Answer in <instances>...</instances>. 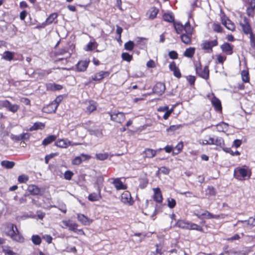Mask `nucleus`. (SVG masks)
<instances>
[{
    "label": "nucleus",
    "instance_id": "nucleus-1",
    "mask_svg": "<svg viewBox=\"0 0 255 255\" xmlns=\"http://www.w3.org/2000/svg\"><path fill=\"white\" fill-rule=\"evenodd\" d=\"M7 231L5 232V234L9 237L11 239L15 242L18 243H23L24 238L20 234L16 226L12 223H7L5 225Z\"/></svg>",
    "mask_w": 255,
    "mask_h": 255
},
{
    "label": "nucleus",
    "instance_id": "nucleus-2",
    "mask_svg": "<svg viewBox=\"0 0 255 255\" xmlns=\"http://www.w3.org/2000/svg\"><path fill=\"white\" fill-rule=\"evenodd\" d=\"M62 223L66 227L69 228V230L80 235L85 236L86 234L83 229H78L79 225L73 222L71 220H64Z\"/></svg>",
    "mask_w": 255,
    "mask_h": 255
},
{
    "label": "nucleus",
    "instance_id": "nucleus-3",
    "mask_svg": "<svg viewBox=\"0 0 255 255\" xmlns=\"http://www.w3.org/2000/svg\"><path fill=\"white\" fill-rule=\"evenodd\" d=\"M3 108H6L7 110L12 113H15L19 109V106L17 104H12L8 100L0 101V109Z\"/></svg>",
    "mask_w": 255,
    "mask_h": 255
},
{
    "label": "nucleus",
    "instance_id": "nucleus-4",
    "mask_svg": "<svg viewBox=\"0 0 255 255\" xmlns=\"http://www.w3.org/2000/svg\"><path fill=\"white\" fill-rule=\"evenodd\" d=\"M61 101V97H57L55 100L43 108V111L47 113H55Z\"/></svg>",
    "mask_w": 255,
    "mask_h": 255
},
{
    "label": "nucleus",
    "instance_id": "nucleus-5",
    "mask_svg": "<svg viewBox=\"0 0 255 255\" xmlns=\"http://www.w3.org/2000/svg\"><path fill=\"white\" fill-rule=\"evenodd\" d=\"M196 71L197 74L201 77L207 79L209 78V70L208 66H205L203 69L202 68L200 63L196 65Z\"/></svg>",
    "mask_w": 255,
    "mask_h": 255
},
{
    "label": "nucleus",
    "instance_id": "nucleus-6",
    "mask_svg": "<svg viewBox=\"0 0 255 255\" xmlns=\"http://www.w3.org/2000/svg\"><path fill=\"white\" fill-rule=\"evenodd\" d=\"M110 180L117 190H126L128 188L127 185L122 181V178H111Z\"/></svg>",
    "mask_w": 255,
    "mask_h": 255
},
{
    "label": "nucleus",
    "instance_id": "nucleus-7",
    "mask_svg": "<svg viewBox=\"0 0 255 255\" xmlns=\"http://www.w3.org/2000/svg\"><path fill=\"white\" fill-rule=\"evenodd\" d=\"M121 201L123 203L128 205H132L134 200L132 198L130 193L128 191H124L121 195Z\"/></svg>",
    "mask_w": 255,
    "mask_h": 255
},
{
    "label": "nucleus",
    "instance_id": "nucleus-8",
    "mask_svg": "<svg viewBox=\"0 0 255 255\" xmlns=\"http://www.w3.org/2000/svg\"><path fill=\"white\" fill-rule=\"evenodd\" d=\"M111 119L118 123H122L126 119L124 113L122 112H117L110 113Z\"/></svg>",
    "mask_w": 255,
    "mask_h": 255
},
{
    "label": "nucleus",
    "instance_id": "nucleus-9",
    "mask_svg": "<svg viewBox=\"0 0 255 255\" xmlns=\"http://www.w3.org/2000/svg\"><path fill=\"white\" fill-rule=\"evenodd\" d=\"M240 25L243 32L246 34H251V33H252L251 26L248 19L246 17H244L243 20L240 22Z\"/></svg>",
    "mask_w": 255,
    "mask_h": 255
},
{
    "label": "nucleus",
    "instance_id": "nucleus-10",
    "mask_svg": "<svg viewBox=\"0 0 255 255\" xmlns=\"http://www.w3.org/2000/svg\"><path fill=\"white\" fill-rule=\"evenodd\" d=\"M27 190L32 195H41L43 193L41 188L33 184L28 185Z\"/></svg>",
    "mask_w": 255,
    "mask_h": 255
},
{
    "label": "nucleus",
    "instance_id": "nucleus-11",
    "mask_svg": "<svg viewBox=\"0 0 255 255\" xmlns=\"http://www.w3.org/2000/svg\"><path fill=\"white\" fill-rule=\"evenodd\" d=\"M196 216L199 218V219H202V218H205L207 219H219L220 218L221 216L219 215H213V214L211 213L209 211L205 210L203 213H202L201 214H196Z\"/></svg>",
    "mask_w": 255,
    "mask_h": 255
},
{
    "label": "nucleus",
    "instance_id": "nucleus-12",
    "mask_svg": "<svg viewBox=\"0 0 255 255\" xmlns=\"http://www.w3.org/2000/svg\"><path fill=\"white\" fill-rule=\"evenodd\" d=\"M102 196L101 195V189L100 188H97V192H93L90 193L88 197V199L89 201L91 202H95L99 201L101 199H102Z\"/></svg>",
    "mask_w": 255,
    "mask_h": 255
},
{
    "label": "nucleus",
    "instance_id": "nucleus-13",
    "mask_svg": "<svg viewBox=\"0 0 255 255\" xmlns=\"http://www.w3.org/2000/svg\"><path fill=\"white\" fill-rule=\"evenodd\" d=\"M153 171L151 172V174H156L157 175L159 174H168L169 173V169L166 167H161L158 168L157 166H153L152 167Z\"/></svg>",
    "mask_w": 255,
    "mask_h": 255
},
{
    "label": "nucleus",
    "instance_id": "nucleus-14",
    "mask_svg": "<svg viewBox=\"0 0 255 255\" xmlns=\"http://www.w3.org/2000/svg\"><path fill=\"white\" fill-rule=\"evenodd\" d=\"M235 173L236 174H240L241 175H250L251 174V171L248 167L244 166L242 167L236 168Z\"/></svg>",
    "mask_w": 255,
    "mask_h": 255
},
{
    "label": "nucleus",
    "instance_id": "nucleus-15",
    "mask_svg": "<svg viewBox=\"0 0 255 255\" xmlns=\"http://www.w3.org/2000/svg\"><path fill=\"white\" fill-rule=\"evenodd\" d=\"M154 195L153 198L154 201L158 203H161L163 201V197L161 191L159 188H156L153 189Z\"/></svg>",
    "mask_w": 255,
    "mask_h": 255
},
{
    "label": "nucleus",
    "instance_id": "nucleus-16",
    "mask_svg": "<svg viewBox=\"0 0 255 255\" xmlns=\"http://www.w3.org/2000/svg\"><path fill=\"white\" fill-rule=\"evenodd\" d=\"M165 90V86L162 83H157L153 88V91L154 93L159 95H162Z\"/></svg>",
    "mask_w": 255,
    "mask_h": 255
},
{
    "label": "nucleus",
    "instance_id": "nucleus-17",
    "mask_svg": "<svg viewBox=\"0 0 255 255\" xmlns=\"http://www.w3.org/2000/svg\"><path fill=\"white\" fill-rule=\"evenodd\" d=\"M56 146L61 148H67L71 144V141L68 139H59L55 143Z\"/></svg>",
    "mask_w": 255,
    "mask_h": 255
},
{
    "label": "nucleus",
    "instance_id": "nucleus-18",
    "mask_svg": "<svg viewBox=\"0 0 255 255\" xmlns=\"http://www.w3.org/2000/svg\"><path fill=\"white\" fill-rule=\"evenodd\" d=\"M218 45V41L217 40L212 41H205L202 44L201 46L203 49L208 50L211 49L214 46Z\"/></svg>",
    "mask_w": 255,
    "mask_h": 255
},
{
    "label": "nucleus",
    "instance_id": "nucleus-19",
    "mask_svg": "<svg viewBox=\"0 0 255 255\" xmlns=\"http://www.w3.org/2000/svg\"><path fill=\"white\" fill-rule=\"evenodd\" d=\"M110 75L108 71H100L95 74L93 77L92 79L94 81H100L103 78L108 77Z\"/></svg>",
    "mask_w": 255,
    "mask_h": 255
},
{
    "label": "nucleus",
    "instance_id": "nucleus-20",
    "mask_svg": "<svg viewBox=\"0 0 255 255\" xmlns=\"http://www.w3.org/2000/svg\"><path fill=\"white\" fill-rule=\"evenodd\" d=\"M234 46L229 43H224L221 46V49L222 51L226 53L228 55H231L233 53Z\"/></svg>",
    "mask_w": 255,
    "mask_h": 255
},
{
    "label": "nucleus",
    "instance_id": "nucleus-21",
    "mask_svg": "<svg viewBox=\"0 0 255 255\" xmlns=\"http://www.w3.org/2000/svg\"><path fill=\"white\" fill-rule=\"evenodd\" d=\"M222 24L229 30L234 31L235 29V26L233 22L226 18L222 19Z\"/></svg>",
    "mask_w": 255,
    "mask_h": 255
},
{
    "label": "nucleus",
    "instance_id": "nucleus-22",
    "mask_svg": "<svg viewBox=\"0 0 255 255\" xmlns=\"http://www.w3.org/2000/svg\"><path fill=\"white\" fill-rule=\"evenodd\" d=\"M58 14L56 12H54L50 14V15L46 18V20L43 22L44 25H49L53 22L57 23V20H55L57 19Z\"/></svg>",
    "mask_w": 255,
    "mask_h": 255
},
{
    "label": "nucleus",
    "instance_id": "nucleus-23",
    "mask_svg": "<svg viewBox=\"0 0 255 255\" xmlns=\"http://www.w3.org/2000/svg\"><path fill=\"white\" fill-rule=\"evenodd\" d=\"M89 65V61L85 60V61H79L77 65V71L79 72H83L85 71Z\"/></svg>",
    "mask_w": 255,
    "mask_h": 255
},
{
    "label": "nucleus",
    "instance_id": "nucleus-24",
    "mask_svg": "<svg viewBox=\"0 0 255 255\" xmlns=\"http://www.w3.org/2000/svg\"><path fill=\"white\" fill-rule=\"evenodd\" d=\"M169 69H170V70H171L173 72V74L176 77H177L178 78H179L181 77V75L180 70L176 67V64L174 62H173L170 64Z\"/></svg>",
    "mask_w": 255,
    "mask_h": 255
},
{
    "label": "nucleus",
    "instance_id": "nucleus-25",
    "mask_svg": "<svg viewBox=\"0 0 255 255\" xmlns=\"http://www.w3.org/2000/svg\"><path fill=\"white\" fill-rule=\"evenodd\" d=\"M187 230H196L201 232H204V229L202 227L190 222H188Z\"/></svg>",
    "mask_w": 255,
    "mask_h": 255
},
{
    "label": "nucleus",
    "instance_id": "nucleus-26",
    "mask_svg": "<svg viewBox=\"0 0 255 255\" xmlns=\"http://www.w3.org/2000/svg\"><path fill=\"white\" fill-rule=\"evenodd\" d=\"M46 87L49 91H58L62 89L61 85L55 83H48L46 85Z\"/></svg>",
    "mask_w": 255,
    "mask_h": 255
},
{
    "label": "nucleus",
    "instance_id": "nucleus-27",
    "mask_svg": "<svg viewBox=\"0 0 255 255\" xmlns=\"http://www.w3.org/2000/svg\"><path fill=\"white\" fill-rule=\"evenodd\" d=\"M90 158V156L87 155L81 154L80 156L76 157L73 160L72 163L75 165L80 164L82 160H86Z\"/></svg>",
    "mask_w": 255,
    "mask_h": 255
},
{
    "label": "nucleus",
    "instance_id": "nucleus-28",
    "mask_svg": "<svg viewBox=\"0 0 255 255\" xmlns=\"http://www.w3.org/2000/svg\"><path fill=\"white\" fill-rule=\"evenodd\" d=\"M1 249L5 255H17V254L12 251L11 247L8 245L2 246Z\"/></svg>",
    "mask_w": 255,
    "mask_h": 255
},
{
    "label": "nucleus",
    "instance_id": "nucleus-29",
    "mask_svg": "<svg viewBox=\"0 0 255 255\" xmlns=\"http://www.w3.org/2000/svg\"><path fill=\"white\" fill-rule=\"evenodd\" d=\"M212 103L217 111H221L222 110V106L220 101L216 97H214L212 99Z\"/></svg>",
    "mask_w": 255,
    "mask_h": 255
},
{
    "label": "nucleus",
    "instance_id": "nucleus-30",
    "mask_svg": "<svg viewBox=\"0 0 255 255\" xmlns=\"http://www.w3.org/2000/svg\"><path fill=\"white\" fill-rule=\"evenodd\" d=\"M216 129L219 132H225L228 130V125L222 122L216 126Z\"/></svg>",
    "mask_w": 255,
    "mask_h": 255
},
{
    "label": "nucleus",
    "instance_id": "nucleus-31",
    "mask_svg": "<svg viewBox=\"0 0 255 255\" xmlns=\"http://www.w3.org/2000/svg\"><path fill=\"white\" fill-rule=\"evenodd\" d=\"M144 153L145 154V157L152 158L156 154V151L150 148H146L145 149Z\"/></svg>",
    "mask_w": 255,
    "mask_h": 255
},
{
    "label": "nucleus",
    "instance_id": "nucleus-32",
    "mask_svg": "<svg viewBox=\"0 0 255 255\" xmlns=\"http://www.w3.org/2000/svg\"><path fill=\"white\" fill-rule=\"evenodd\" d=\"M206 191V195L209 197L215 196L217 194L216 189L212 186H208Z\"/></svg>",
    "mask_w": 255,
    "mask_h": 255
},
{
    "label": "nucleus",
    "instance_id": "nucleus-33",
    "mask_svg": "<svg viewBox=\"0 0 255 255\" xmlns=\"http://www.w3.org/2000/svg\"><path fill=\"white\" fill-rule=\"evenodd\" d=\"M190 35L183 34L181 35V41L186 44L190 45L191 43V38Z\"/></svg>",
    "mask_w": 255,
    "mask_h": 255
},
{
    "label": "nucleus",
    "instance_id": "nucleus-34",
    "mask_svg": "<svg viewBox=\"0 0 255 255\" xmlns=\"http://www.w3.org/2000/svg\"><path fill=\"white\" fill-rule=\"evenodd\" d=\"M45 125L44 123L37 122L33 124V125L30 128V130L32 131L37 129H42L45 128Z\"/></svg>",
    "mask_w": 255,
    "mask_h": 255
},
{
    "label": "nucleus",
    "instance_id": "nucleus-35",
    "mask_svg": "<svg viewBox=\"0 0 255 255\" xmlns=\"http://www.w3.org/2000/svg\"><path fill=\"white\" fill-rule=\"evenodd\" d=\"M56 138V136L54 135H49L43 139L42 144L44 146L47 145L54 141Z\"/></svg>",
    "mask_w": 255,
    "mask_h": 255
},
{
    "label": "nucleus",
    "instance_id": "nucleus-36",
    "mask_svg": "<svg viewBox=\"0 0 255 255\" xmlns=\"http://www.w3.org/2000/svg\"><path fill=\"white\" fill-rule=\"evenodd\" d=\"M188 222L185 221L183 220H178L175 226L180 228L187 229Z\"/></svg>",
    "mask_w": 255,
    "mask_h": 255
},
{
    "label": "nucleus",
    "instance_id": "nucleus-37",
    "mask_svg": "<svg viewBox=\"0 0 255 255\" xmlns=\"http://www.w3.org/2000/svg\"><path fill=\"white\" fill-rule=\"evenodd\" d=\"M242 80L245 83H248L250 81L249 73L248 70H244L241 72Z\"/></svg>",
    "mask_w": 255,
    "mask_h": 255
},
{
    "label": "nucleus",
    "instance_id": "nucleus-38",
    "mask_svg": "<svg viewBox=\"0 0 255 255\" xmlns=\"http://www.w3.org/2000/svg\"><path fill=\"white\" fill-rule=\"evenodd\" d=\"M97 109V104L94 102H90L86 108V112L91 113Z\"/></svg>",
    "mask_w": 255,
    "mask_h": 255
},
{
    "label": "nucleus",
    "instance_id": "nucleus-39",
    "mask_svg": "<svg viewBox=\"0 0 255 255\" xmlns=\"http://www.w3.org/2000/svg\"><path fill=\"white\" fill-rule=\"evenodd\" d=\"M158 12V10L157 8L152 7L149 10L147 14L149 18L153 19L156 16Z\"/></svg>",
    "mask_w": 255,
    "mask_h": 255
},
{
    "label": "nucleus",
    "instance_id": "nucleus-40",
    "mask_svg": "<svg viewBox=\"0 0 255 255\" xmlns=\"http://www.w3.org/2000/svg\"><path fill=\"white\" fill-rule=\"evenodd\" d=\"M77 219L80 222L84 225H86L88 223L89 219L83 214L78 215Z\"/></svg>",
    "mask_w": 255,
    "mask_h": 255
},
{
    "label": "nucleus",
    "instance_id": "nucleus-41",
    "mask_svg": "<svg viewBox=\"0 0 255 255\" xmlns=\"http://www.w3.org/2000/svg\"><path fill=\"white\" fill-rule=\"evenodd\" d=\"M195 48L193 47L187 48L184 52V55L186 57L191 58L195 53Z\"/></svg>",
    "mask_w": 255,
    "mask_h": 255
},
{
    "label": "nucleus",
    "instance_id": "nucleus-42",
    "mask_svg": "<svg viewBox=\"0 0 255 255\" xmlns=\"http://www.w3.org/2000/svg\"><path fill=\"white\" fill-rule=\"evenodd\" d=\"M31 241L35 245H39L41 243V238L37 235H33L31 237Z\"/></svg>",
    "mask_w": 255,
    "mask_h": 255
},
{
    "label": "nucleus",
    "instance_id": "nucleus-43",
    "mask_svg": "<svg viewBox=\"0 0 255 255\" xmlns=\"http://www.w3.org/2000/svg\"><path fill=\"white\" fill-rule=\"evenodd\" d=\"M184 26L180 22H174V27L177 33H180L184 29Z\"/></svg>",
    "mask_w": 255,
    "mask_h": 255
},
{
    "label": "nucleus",
    "instance_id": "nucleus-44",
    "mask_svg": "<svg viewBox=\"0 0 255 255\" xmlns=\"http://www.w3.org/2000/svg\"><path fill=\"white\" fill-rule=\"evenodd\" d=\"M13 52L7 51L3 53V58L6 60L10 61L13 59Z\"/></svg>",
    "mask_w": 255,
    "mask_h": 255
},
{
    "label": "nucleus",
    "instance_id": "nucleus-45",
    "mask_svg": "<svg viewBox=\"0 0 255 255\" xmlns=\"http://www.w3.org/2000/svg\"><path fill=\"white\" fill-rule=\"evenodd\" d=\"M183 148V143L182 141L179 142L175 147V150L173 151V154H178L182 150Z\"/></svg>",
    "mask_w": 255,
    "mask_h": 255
},
{
    "label": "nucleus",
    "instance_id": "nucleus-46",
    "mask_svg": "<svg viewBox=\"0 0 255 255\" xmlns=\"http://www.w3.org/2000/svg\"><path fill=\"white\" fill-rule=\"evenodd\" d=\"M184 30L186 34L191 35L193 32V28L189 22H186L184 26Z\"/></svg>",
    "mask_w": 255,
    "mask_h": 255
},
{
    "label": "nucleus",
    "instance_id": "nucleus-47",
    "mask_svg": "<svg viewBox=\"0 0 255 255\" xmlns=\"http://www.w3.org/2000/svg\"><path fill=\"white\" fill-rule=\"evenodd\" d=\"M139 186L141 189H143L147 186L148 183V181L146 178H139Z\"/></svg>",
    "mask_w": 255,
    "mask_h": 255
},
{
    "label": "nucleus",
    "instance_id": "nucleus-48",
    "mask_svg": "<svg viewBox=\"0 0 255 255\" xmlns=\"http://www.w3.org/2000/svg\"><path fill=\"white\" fill-rule=\"evenodd\" d=\"M1 165L6 168H11L13 167L14 163L12 161L4 160L1 162Z\"/></svg>",
    "mask_w": 255,
    "mask_h": 255
},
{
    "label": "nucleus",
    "instance_id": "nucleus-49",
    "mask_svg": "<svg viewBox=\"0 0 255 255\" xmlns=\"http://www.w3.org/2000/svg\"><path fill=\"white\" fill-rule=\"evenodd\" d=\"M163 19L167 22H171L174 21V17L171 13H165L163 15Z\"/></svg>",
    "mask_w": 255,
    "mask_h": 255
},
{
    "label": "nucleus",
    "instance_id": "nucleus-50",
    "mask_svg": "<svg viewBox=\"0 0 255 255\" xmlns=\"http://www.w3.org/2000/svg\"><path fill=\"white\" fill-rule=\"evenodd\" d=\"M104 179L103 176H98L96 179V181L95 182V184L97 186V188H100L103 186V183L104 182Z\"/></svg>",
    "mask_w": 255,
    "mask_h": 255
},
{
    "label": "nucleus",
    "instance_id": "nucleus-51",
    "mask_svg": "<svg viewBox=\"0 0 255 255\" xmlns=\"http://www.w3.org/2000/svg\"><path fill=\"white\" fill-rule=\"evenodd\" d=\"M214 144L223 147L224 145V140L222 137H217L216 140H215Z\"/></svg>",
    "mask_w": 255,
    "mask_h": 255
},
{
    "label": "nucleus",
    "instance_id": "nucleus-52",
    "mask_svg": "<svg viewBox=\"0 0 255 255\" xmlns=\"http://www.w3.org/2000/svg\"><path fill=\"white\" fill-rule=\"evenodd\" d=\"M134 43L131 41H129L125 44V48L127 50L131 51L134 48Z\"/></svg>",
    "mask_w": 255,
    "mask_h": 255
},
{
    "label": "nucleus",
    "instance_id": "nucleus-53",
    "mask_svg": "<svg viewBox=\"0 0 255 255\" xmlns=\"http://www.w3.org/2000/svg\"><path fill=\"white\" fill-rule=\"evenodd\" d=\"M167 202L168 206L171 209L174 208L176 205V202L173 198H168Z\"/></svg>",
    "mask_w": 255,
    "mask_h": 255
},
{
    "label": "nucleus",
    "instance_id": "nucleus-54",
    "mask_svg": "<svg viewBox=\"0 0 255 255\" xmlns=\"http://www.w3.org/2000/svg\"><path fill=\"white\" fill-rule=\"evenodd\" d=\"M181 127L180 125H172L169 128L166 129V131L168 132H173L174 131L179 129Z\"/></svg>",
    "mask_w": 255,
    "mask_h": 255
},
{
    "label": "nucleus",
    "instance_id": "nucleus-55",
    "mask_svg": "<svg viewBox=\"0 0 255 255\" xmlns=\"http://www.w3.org/2000/svg\"><path fill=\"white\" fill-rule=\"evenodd\" d=\"M97 47V44L95 42H89L87 45L86 50L87 51L92 50Z\"/></svg>",
    "mask_w": 255,
    "mask_h": 255
},
{
    "label": "nucleus",
    "instance_id": "nucleus-56",
    "mask_svg": "<svg viewBox=\"0 0 255 255\" xmlns=\"http://www.w3.org/2000/svg\"><path fill=\"white\" fill-rule=\"evenodd\" d=\"M122 57L123 58V60H125V61H127L128 62H129L132 59V56L129 55L128 53H124L122 54Z\"/></svg>",
    "mask_w": 255,
    "mask_h": 255
},
{
    "label": "nucleus",
    "instance_id": "nucleus-57",
    "mask_svg": "<svg viewBox=\"0 0 255 255\" xmlns=\"http://www.w3.org/2000/svg\"><path fill=\"white\" fill-rule=\"evenodd\" d=\"M97 159L101 160H104L106 159L108 157L107 153H99L96 154Z\"/></svg>",
    "mask_w": 255,
    "mask_h": 255
},
{
    "label": "nucleus",
    "instance_id": "nucleus-58",
    "mask_svg": "<svg viewBox=\"0 0 255 255\" xmlns=\"http://www.w3.org/2000/svg\"><path fill=\"white\" fill-rule=\"evenodd\" d=\"M42 239L48 244H51L53 240L52 237L50 235H44L42 236Z\"/></svg>",
    "mask_w": 255,
    "mask_h": 255
},
{
    "label": "nucleus",
    "instance_id": "nucleus-59",
    "mask_svg": "<svg viewBox=\"0 0 255 255\" xmlns=\"http://www.w3.org/2000/svg\"><path fill=\"white\" fill-rule=\"evenodd\" d=\"M58 155L57 153H53L50 154L49 155H47L45 157V162L46 164H47L49 162V160L55 157V156Z\"/></svg>",
    "mask_w": 255,
    "mask_h": 255
},
{
    "label": "nucleus",
    "instance_id": "nucleus-60",
    "mask_svg": "<svg viewBox=\"0 0 255 255\" xmlns=\"http://www.w3.org/2000/svg\"><path fill=\"white\" fill-rule=\"evenodd\" d=\"M89 131L90 132L91 134H95L96 135H99L102 134V132L99 130H96L95 129H93V128H89L88 129Z\"/></svg>",
    "mask_w": 255,
    "mask_h": 255
},
{
    "label": "nucleus",
    "instance_id": "nucleus-61",
    "mask_svg": "<svg viewBox=\"0 0 255 255\" xmlns=\"http://www.w3.org/2000/svg\"><path fill=\"white\" fill-rule=\"evenodd\" d=\"M250 42L251 46L255 48V34L251 33Z\"/></svg>",
    "mask_w": 255,
    "mask_h": 255
},
{
    "label": "nucleus",
    "instance_id": "nucleus-62",
    "mask_svg": "<svg viewBox=\"0 0 255 255\" xmlns=\"http://www.w3.org/2000/svg\"><path fill=\"white\" fill-rule=\"evenodd\" d=\"M213 28L214 31L217 32H221L222 31V28L221 26L218 24L214 23L213 25Z\"/></svg>",
    "mask_w": 255,
    "mask_h": 255
},
{
    "label": "nucleus",
    "instance_id": "nucleus-63",
    "mask_svg": "<svg viewBox=\"0 0 255 255\" xmlns=\"http://www.w3.org/2000/svg\"><path fill=\"white\" fill-rule=\"evenodd\" d=\"M217 61L219 63L223 64L226 59V56L221 55H217Z\"/></svg>",
    "mask_w": 255,
    "mask_h": 255
},
{
    "label": "nucleus",
    "instance_id": "nucleus-64",
    "mask_svg": "<svg viewBox=\"0 0 255 255\" xmlns=\"http://www.w3.org/2000/svg\"><path fill=\"white\" fill-rule=\"evenodd\" d=\"M20 102L26 105H30V101L27 98L22 97L20 99Z\"/></svg>",
    "mask_w": 255,
    "mask_h": 255
}]
</instances>
